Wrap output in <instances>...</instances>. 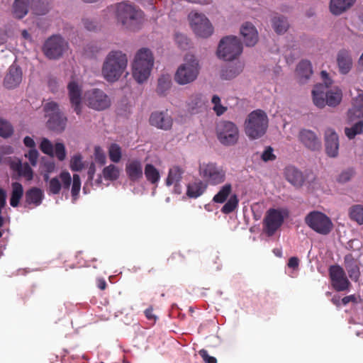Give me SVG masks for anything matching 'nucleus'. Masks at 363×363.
<instances>
[{
  "label": "nucleus",
  "instance_id": "nucleus-35",
  "mask_svg": "<svg viewBox=\"0 0 363 363\" xmlns=\"http://www.w3.org/2000/svg\"><path fill=\"white\" fill-rule=\"evenodd\" d=\"M296 72L299 77L300 83H305L313 74L312 66L310 61H301L297 65Z\"/></svg>",
  "mask_w": 363,
  "mask_h": 363
},
{
  "label": "nucleus",
  "instance_id": "nucleus-46",
  "mask_svg": "<svg viewBox=\"0 0 363 363\" xmlns=\"http://www.w3.org/2000/svg\"><path fill=\"white\" fill-rule=\"evenodd\" d=\"M203 104L202 96L200 94L192 95L188 102L189 111L194 113L195 110Z\"/></svg>",
  "mask_w": 363,
  "mask_h": 363
},
{
  "label": "nucleus",
  "instance_id": "nucleus-21",
  "mask_svg": "<svg viewBox=\"0 0 363 363\" xmlns=\"http://www.w3.org/2000/svg\"><path fill=\"white\" fill-rule=\"evenodd\" d=\"M301 143L308 149L315 151L321 148V141L316 134L307 129L301 130L298 134Z\"/></svg>",
  "mask_w": 363,
  "mask_h": 363
},
{
  "label": "nucleus",
  "instance_id": "nucleus-4",
  "mask_svg": "<svg viewBox=\"0 0 363 363\" xmlns=\"http://www.w3.org/2000/svg\"><path fill=\"white\" fill-rule=\"evenodd\" d=\"M268 128V117L266 113L260 109L251 112L245 122V132L251 140L262 137Z\"/></svg>",
  "mask_w": 363,
  "mask_h": 363
},
{
  "label": "nucleus",
  "instance_id": "nucleus-17",
  "mask_svg": "<svg viewBox=\"0 0 363 363\" xmlns=\"http://www.w3.org/2000/svg\"><path fill=\"white\" fill-rule=\"evenodd\" d=\"M43 179L48 182L47 191L49 195H56L60 194L62 188L65 190H69L71 183L72 177L68 172H62L59 177H55L50 179L48 173L43 175Z\"/></svg>",
  "mask_w": 363,
  "mask_h": 363
},
{
  "label": "nucleus",
  "instance_id": "nucleus-64",
  "mask_svg": "<svg viewBox=\"0 0 363 363\" xmlns=\"http://www.w3.org/2000/svg\"><path fill=\"white\" fill-rule=\"evenodd\" d=\"M6 194L5 190L0 189V211L4 207L6 204Z\"/></svg>",
  "mask_w": 363,
  "mask_h": 363
},
{
  "label": "nucleus",
  "instance_id": "nucleus-31",
  "mask_svg": "<svg viewBox=\"0 0 363 363\" xmlns=\"http://www.w3.org/2000/svg\"><path fill=\"white\" fill-rule=\"evenodd\" d=\"M355 1L356 0H330V11L333 15H340L352 7Z\"/></svg>",
  "mask_w": 363,
  "mask_h": 363
},
{
  "label": "nucleus",
  "instance_id": "nucleus-38",
  "mask_svg": "<svg viewBox=\"0 0 363 363\" xmlns=\"http://www.w3.org/2000/svg\"><path fill=\"white\" fill-rule=\"evenodd\" d=\"M144 174L147 180L152 184H157L160 181V172L152 164H147L145 165Z\"/></svg>",
  "mask_w": 363,
  "mask_h": 363
},
{
  "label": "nucleus",
  "instance_id": "nucleus-25",
  "mask_svg": "<svg viewBox=\"0 0 363 363\" xmlns=\"http://www.w3.org/2000/svg\"><path fill=\"white\" fill-rule=\"evenodd\" d=\"M240 33L246 46H254L258 41L257 30L251 23H243L240 28Z\"/></svg>",
  "mask_w": 363,
  "mask_h": 363
},
{
  "label": "nucleus",
  "instance_id": "nucleus-56",
  "mask_svg": "<svg viewBox=\"0 0 363 363\" xmlns=\"http://www.w3.org/2000/svg\"><path fill=\"white\" fill-rule=\"evenodd\" d=\"M199 355L202 357L205 363H217L216 357L210 356L207 350L202 349L199 352Z\"/></svg>",
  "mask_w": 363,
  "mask_h": 363
},
{
  "label": "nucleus",
  "instance_id": "nucleus-32",
  "mask_svg": "<svg viewBox=\"0 0 363 363\" xmlns=\"http://www.w3.org/2000/svg\"><path fill=\"white\" fill-rule=\"evenodd\" d=\"M363 117V94H359L354 99L352 108L348 111V118L350 121L354 118H361Z\"/></svg>",
  "mask_w": 363,
  "mask_h": 363
},
{
  "label": "nucleus",
  "instance_id": "nucleus-43",
  "mask_svg": "<svg viewBox=\"0 0 363 363\" xmlns=\"http://www.w3.org/2000/svg\"><path fill=\"white\" fill-rule=\"evenodd\" d=\"M119 169L114 164H109L103 169V175L106 180H116L119 177Z\"/></svg>",
  "mask_w": 363,
  "mask_h": 363
},
{
  "label": "nucleus",
  "instance_id": "nucleus-24",
  "mask_svg": "<svg viewBox=\"0 0 363 363\" xmlns=\"http://www.w3.org/2000/svg\"><path fill=\"white\" fill-rule=\"evenodd\" d=\"M125 173L130 182H138L143 176L142 162L138 159L129 160L125 164Z\"/></svg>",
  "mask_w": 363,
  "mask_h": 363
},
{
  "label": "nucleus",
  "instance_id": "nucleus-23",
  "mask_svg": "<svg viewBox=\"0 0 363 363\" xmlns=\"http://www.w3.org/2000/svg\"><path fill=\"white\" fill-rule=\"evenodd\" d=\"M326 154L330 157H336L338 155L339 139L335 131L328 128L325 133Z\"/></svg>",
  "mask_w": 363,
  "mask_h": 363
},
{
  "label": "nucleus",
  "instance_id": "nucleus-8",
  "mask_svg": "<svg viewBox=\"0 0 363 363\" xmlns=\"http://www.w3.org/2000/svg\"><path fill=\"white\" fill-rule=\"evenodd\" d=\"M306 224L313 230L320 235H328L333 228L331 219L325 213L313 211L305 217Z\"/></svg>",
  "mask_w": 363,
  "mask_h": 363
},
{
  "label": "nucleus",
  "instance_id": "nucleus-60",
  "mask_svg": "<svg viewBox=\"0 0 363 363\" xmlns=\"http://www.w3.org/2000/svg\"><path fill=\"white\" fill-rule=\"evenodd\" d=\"M298 265H299V259H298V257H291L289 259L288 267L289 268L296 269V268H298Z\"/></svg>",
  "mask_w": 363,
  "mask_h": 363
},
{
  "label": "nucleus",
  "instance_id": "nucleus-40",
  "mask_svg": "<svg viewBox=\"0 0 363 363\" xmlns=\"http://www.w3.org/2000/svg\"><path fill=\"white\" fill-rule=\"evenodd\" d=\"M350 218L355 221L359 225L363 224V206L356 204L351 206L349 209Z\"/></svg>",
  "mask_w": 363,
  "mask_h": 363
},
{
  "label": "nucleus",
  "instance_id": "nucleus-51",
  "mask_svg": "<svg viewBox=\"0 0 363 363\" xmlns=\"http://www.w3.org/2000/svg\"><path fill=\"white\" fill-rule=\"evenodd\" d=\"M54 154L57 157V158L62 161L65 159L66 157V151H65V147L63 143H57L55 145V147L53 148Z\"/></svg>",
  "mask_w": 363,
  "mask_h": 363
},
{
  "label": "nucleus",
  "instance_id": "nucleus-62",
  "mask_svg": "<svg viewBox=\"0 0 363 363\" xmlns=\"http://www.w3.org/2000/svg\"><path fill=\"white\" fill-rule=\"evenodd\" d=\"M213 110L218 116H220L225 112L227 108L226 107L223 106L220 102L218 104L213 106Z\"/></svg>",
  "mask_w": 363,
  "mask_h": 363
},
{
  "label": "nucleus",
  "instance_id": "nucleus-27",
  "mask_svg": "<svg viewBox=\"0 0 363 363\" xmlns=\"http://www.w3.org/2000/svg\"><path fill=\"white\" fill-rule=\"evenodd\" d=\"M21 80V69L16 65H11L4 78V84L7 89H14L20 84Z\"/></svg>",
  "mask_w": 363,
  "mask_h": 363
},
{
  "label": "nucleus",
  "instance_id": "nucleus-53",
  "mask_svg": "<svg viewBox=\"0 0 363 363\" xmlns=\"http://www.w3.org/2000/svg\"><path fill=\"white\" fill-rule=\"evenodd\" d=\"M94 158L96 162L101 164H104L106 162V155L100 146H96L94 147Z\"/></svg>",
  "mask_w": 363,
  "mask_h": 363
},
{
  "label": "nucleus",
  "instance_id": "nucleus-33",
  "mask_svg": "<svg viewBox=\"0 0 363 363\" xmlns=\"http://www.w3.org/2000/svg\"><path fill=\"white\" fill-rule=\"evenodd\" d=\"M43 199V192L37 187H33L26 191L25 201L27 205L33 204L35 206L40 205Z\"/></svg>",
  "mask_w": 363,
  "mask_h": 363
},
{
  "label": "nucleus",
  "instance_id": "nucleus-30",
  "mask_svg": "<svg viewBox=\"0 0 363 363\" xmlns=\"http://www.w3.org/2000/svg\"><path fill=\"white\" fill-rule=\"evenodd\" d=\"M284 175L286 179L294 186H300L304 182L302 172L294 166H288L285 168Z\"/></svg>",
  "mask_w": 363,
  "mask_h": 363
},
{
  "label": "nucleus",
  "instance_id": "nucleus-36",
  "mask_svg": "<svg viewBox=\"0 0 363 363\" xmlns=\"http://www.w3.org/2000/svg\"><path fill=\"white\" fill-rule=\"evenodd\" d=\"M11 194L10 198V205L12 207H17L23 196V188L19 182H13L11 184Z\"/></svg>",
  "mask_w": 363,
  "mask_h": 363
},
{
  "label": "nucleus",
  "instance_id": "nucleus-49",
  "mask_svg": "<svg viewBox=\"0 0 363 363\" xmlns=\"http://www.w3.org/2000/svg\"><path fill=\"white\" fill-rule=\"evenodd\" d=\"M53 148L54 147H53L52 144L48 139L43 138L42 140L40 145V149L43 153L46 154L48 155H50V156H53L54 155Z\"/></svg>",
  "mask_w": 363,
  "mask_h": 363
},
{
  "label": "nucleus",
  "instance_id": "nucleus-11",
  "mask_svg": "<svg viewBox=\"0 0 363 363\" xmlns=\"http://www.w3.org/2000/svg\"><path fill=\"white\" fill-rule=\"evenodd\" d=\"M188 19L191 28L197 36L206 38L213 34V27L203 13L192 11L189 13Z\"/></svg>",
  "mask_w": 363,
  "mask_h": 363
},
{
  "label": "nucleus",
  "instance_id": "nucleus-39",
  "mask_svg": "<svg viewBox=\"0 0 363 363\" xmlns=\"http://www.w3.org/2000/svg\"><path fill=\"white\" fill-rule=\"evenodd\" d=\"M172 85V79L169 75H162L158 79L156 91L159 95L164 96Z\"/></svg>",
  "mask_w": 363,
  "mask_h": 363
},
{
  "label": "nucleus",
  "instance_id": "nucleus-34",
  "mask_svg": "<svg viewBox=\"0 0 363 363\" xmlns=\"http://www.w3.org/2000/svg\"><path fill=\"white\" fill-rule=\"evenodd\" d=\"M207 188V184L201 180H196L188 184L186 195L189 198H198L203 194Z\"/></svg>",
  "mask_w": 363,
  "mask_h": 363
},
{
  "label": "nucleus",
  "instance_id": "nucleus-5",
  "mask_svg": "<svg viewBox=\"0 0 363 363\" xmlns=\"http://www.w3.org/2000/svg\"><path fill=\"white\" fill-rule=\"evenodd\" d=\"M153 63V56L149 49L142 48L138 51L133 64V76L138 83L147 79Z\"/></svg>",
  "mask_w": 363,
  "mask_h": 363
},
{
  "label": "nucleus",
  "instance_id": "nucleus-9",
  "mask_svg": "<svg viewBox=\"0 0 363 363\" xmlns=\"http://www.w3.org/2000/svg\"><path fill=\"white\" fill-rule=\"evenodd\" d=\"M44 111L49 116L47 122L48 128L57 133L65 130L67 118L60 111L58 104L55 101H49L44 105Z\"/></svg>",
  "mask_w": 363,
  "mask_h": 363
},
{
  "label": "nucleus",
  "instance_id": "nucleus-15",
  "mask_svg": "<svg viewBox=\"0 0 363 363\" xmlns=\"http://www.w3.org/2000/svg\"><path fill=\"white\" fill-rule=\"evenodd\" d=\"M288 216L285 209L270 208L267 211L263 220L264 229L269 236L273 235L281 226L284 218Z\"/></svg>",
  "mask_w": 363,
  "mask_h": 363
},
{
  "label": "nucleus",
  "instance_id": "nucleus-22",
  "mask_svg": "<svg viewBox=\"0 0 363 363\" xmlns=\"http://www.w3.org/2000/svg\"><path fill=\"white\" fill-rule=\"evenodd\" d=\"M69 98L74 111L77 114L82 113V89L74 81L67 85Z\"/></svg>",
  "mask_w": 363,
  "mask_h": 363
},
{
  "label": "nucleus",
  "instance_id": "nucleus-18",
  "mask_svg": "<svg viewBox=\"0 0 363 363\" xmlns=\"http://www.w3.org/2000/svg\"><path fill=\"white\" fill-rule=\"evenodd\" d=\"M331 285L337 291L347 290L351 284L344 269L338 264L331 265L328 269Z\"/></svg>",
  "mask_w": 363,
  "mask_h": 363
},
{
  "label": "nucleus",
  "instance_id": "nucleus-45",
  "mask_svg": "<svg viewBox=\"0 0 363 363\" xmlns=\"http://www.w3.org/2000/svg\"><path fill=\"white\" fill-rule=\"evenodd\" d=\"M363 132V121H359L350 128H345V133L349 139H353Z\"/></svg>",
  "mask_w": 363,
  "mask_h": 363
},
{
  "label": "nucleus",
  "instance_id": "nucleus-58",
  "mask_svg": "<svg viewBox=\"0 0 363 363\" xmlns=\"http://www.w3.org/2000/svg\"><path fill=\"white\" fill-rule=\"evenodd\" d=\"M183 259V257L182 255L179 252H174L172 253L169 257L167 259V262L172 265H176L177 263V261H182Z\"/></svg>",
  "mask_w": 363,
  "mask_h": 363
},
{
  "label": "nucleus",
  "instance_id": "nucleus-2",
  "mask_svg": "<svg viewBox=\"0 0 363 363\" xmlns=\"http://www.w3.org/2000/svg\"><path fill=\"white\" fill-rule=\"evenodd\" d=\"M115 15L118 23L133 31L138 30L144 21L143 11L128 1L116 4Z\"/></svg>",
  "mask_w": 363,
  "mask_h": 363
},
{
  "label": "nucleus",
  "instance_id": "nucleus-37",
  "mask_svg": "<svg viewBox=\"0 0 363 363\" xmlns=\"http://www.w3.org/2000/svg\"><path fill=\"white\" fill-rule=\"evenodd\" d=\"M184 171L179 166H174L169 169L166 185L169 186L175 182H180Z\"/></svg>",
  "mask_w": 363,
  "mask_h": 363
},
{
  "label": "nucleus",
  "instance_id": "nucleus-59",
  "mask_svg": "<svg viewBox=\"0 0 363 363\" xmlns=\"http://www.w3.org/2000/svg\"><path fill=\"white\" fill-rule=\"evenodd\" d=\"M83 23H84L85 28L88 30L91 31V30H94L96 28V23L94 21H90L89 19L83 20Z\"/></svg>",
  "mask_w": 363,
  "mask_h": 363
},
{
  "label": "nucleus",
  "instance_id": "nucleus-48",
  "mask_svg": "<svg viewBox=\"0 0 363 363\" xmlns=\"http://www.w3.org/2000/svg\"><path fill=\"white\" fill-rule=\"evenodd\" d=\"M80 188H81L80 177L78 174H74L73 175V178H72V189H71V193H72V196L73 198V200L75 201L77 199L79 194Z\"/></svg>",
  "mask_w": 363,
  "mask_h": 363
},
{
  "label": "nucleus",
  "instance_id": "nucleus-19",
  "mask_svg": "<svg viewBox=\"0 0 363 363\" xmlns=\"http://www.w3.org/2000/svg\"><path fill=\"white\" fill-rule=\"evenodd\" d=\"M85 100L90 108L97 111L104 110L111 104L108 96L99 89L87 91L85 94Z\"/></svg>",
  "mask_w": 363,
  "mask_h": 363
},
{
  "label": "nucleus",
  "instance_id": "nucleus-14",
  "mask_svg": "<svg viewBox=\"0 0 363 363\" xmlns=\"http://www.w3.org/2000/svg\"><path fill=\"white\" fill-rule=\"evenodd\" d=\"M216 134L220 143L228 146L237 143L239 138L238 128L228 121H223L217 124Z\"/></svg>",
  "mask_w": 363,
  "mask_h": 363
},
{
  "label": "nucleus",
  "instance_id": "nucleus-54",
  "mask_svg": "<svg viewBox=\"0 0 363 363\" xmlns=\"http://www.w3.org/2000/svg\"><path fill=\"white\" fill-rule=\"evenodd\" d=\"M39 153L36 149H30L25 157L28 159L32 166H36L38 163Z\"/></svg>",
  "mask_w": 363,
  "mask_h": 363
},
{
  "label": "nucleus",
  "instance_id": "nucleus-41",
  "mask_svg": "<svg viewBox=\"0 0 363 363\" xmlns=\"http://www.w3.org/2000/svg\"><path fill=\"white\" fill-rule=\"evenodd\" d=\"M272 24L278 34L284 33L289 28L288 22L284 16H274L272 20Z\"/></svg>",
  "mask_w": 363,
  "mask_h": 363
},
{
  "label": "nucleus",
  "instance_id": "nucleus-61",
  "mask_svg": "<svg viewBox=\"0 0 363 363\" xmlns=\"http://www.w3.org/2000/svg\"><path fill=\"white\" fill-rule=\"evenodd\" d=\"M23 143L26 147H30V149H35V143L33 140V139L29 136H26L24 138Z\"/></svg>",
  "mask_w": 363,
  "mask_h": 363
},
{
  "label": "nucleus",
  "instance_id": "nucleus-50",
  "mask_svg": "<svg viewBox=\"0 0 363 363\" xmlns=\"http://www.w3.org/2000/svg\"><path fill=\"white\" fill-rule=\"evenodd\" d=\"M70 168L72 171H80L83 168L82 157L80 155H76L72 157Z\"/></svg>",
  "mask_w": 363,
  "mask_h": 363
},
{
  "label": "nucleus",
  "instance_id": "nucleus-16",
  "mask_svg": "<svg viewBox=\"0 0 363 363\" xmlns=\"http://www.w3.org/2000/svg\"><path fill=\"white\" fill-rule=\"evenodd\" d=\"M199 174L207 184L213 186L224 182L226 177L223 168L215 163L203 164L200 167Z\"/></svg>",
  "mask_w": 363,
  "mask_h": 363
},
{
  "label": "nucleus",
  "instance_id": "nucleus-10",
  "mask_svg": "<svg viewBox=\"0 0 363 363\" xmlns=\"http://www.w3.org/2000/svg\"><path fill=\"white\" fill-rule=\"evenodd\" d=\"M30 6H33V11L37 15H44L49 11L48 3L43 1L42 4L35 0H14L12 6L13 17L23 18L28 12Z\"/></svg>",
  "mask_w": 363,
  "mask_h": 363
},
{
  "label": "nucleus",
  "instance_id": "nucleus-1",
  "mask_svg": "<svg viewBox=\"0 0 363 363\" xmlns=\"http://www.w3.org/2000/svg\"><path fill=\"white\" fill-rule=\"evenodd\" d=\"M321 77L324 84L315 85L312 91L313 104L320 108L325 107V105L335 107L342 101V91L337 88L335 89H329V86L332 84V81L328 77L326 71L321 72Z\"/></svg>",
  "mask_w": 363,
  "mask_h": 363
},
{
  "label": "nucleus",
  "instance_id": "nucleus-57",
  "mask_svg": "<svg viewBox=\"0 0 363 363\" xmlns=\"http://www.w3.org/2000/svg\"><path fill=\"white\" fill-rule=\"evenodd\" d=\"M354 174V172L352 169H348L342 172L338 177V182L341 183H345L350 180Z\"/></svg>",
  "mask_w": 363,
  "mask_h": 363
},
{
  "label": "nucleus",
  "instance_id": "nucleus-63",
  "mask_svg": "<svg viewBox=\"0 0 363 363\" xmlns=\"http://www.w3.org/2000/svg\"><path fill=\"white\" fill-rule=\"evenodd\" d=\"M357 298L354 295H350L345 296L341 299L342 304L344 306L347 305L350 302H356Z\"/></svg>",
  "mask_w": 363,
  "mask_h": 363
},
{
  "label": "nucleus",
  "instance_id": "nucleus-44",
  "mask_svg": "<svg viewBox=\"0 0 363 363\" xmlns=\"http://www.w3.org/2000/svg\"><path fill=\"white\" fill-rule=\"evenodd\" d=\"M108 156L113 162H119L122 157L121 147L116 143L111 144L108 147Z\"/></svg>",
  "mask_w": 363,
  "mask_h": 363
},
{
  "label": "nucleus",
  "instance_id": "nucleus-20",
  "mask_svg": "<svg viewBox=\"0 0 363 363\" xmlns=\"http://www.w3.org/2000/svg\"><path fill=\"white\" fill-rule=\"evenodd\" d=\"M149 122L151 125L164 130H170L173 124L172 118L168 114L167 111L152 113Z\"/></svg>",
  "mask_w": 363,
  "mask_h": 363
},
{
  "label": "nucleus",
  "instance_id": "nucleus-29",
  "mask_svg": "<svg viewBox=\"0 0 363 363\" xmlns=\"http://www.w3.org/2000/svg\"><path fill=\"white\" fill-rule=\"evenodd\" d=\"M10 168L28 181H30L33 178V171L27 162L23 164L20 160L11 161Z\"/></svg>",
  "mask_w": 363,
  "mask_h": 363
},
{
  "label": "nucleus",
  "instance_id": "nucleus-3",
  "mask_svg": "<svg viewBox=\"0 0 363 363\" xmlns=\"http://www.w3.org/2000/svg\"><path fill=\"white\" fill-rule=\"evenodd\" d=\"M128 65L126 54L121 50H112L106 55L101 69L104 78L108 82L118 81Z\"/></svg>",
  "mask_w": 363,
  "mask_h": 363
},
{
  "label": "nucleus",
  "instance_id": "nucleus-6",
  "mask_svg": "<svg viewBox=\"0 0 363 363\" xmlns=\"http://www.w3.org/2000/svg\"><path fill=\"white\" fill-rule=\"evenodd\" d=\"M199 73V61L194 55H186L185 62L181 65L175 74L174 80L180 85L193 82Z\"/></svg>",
  "mask_w": 363,
  "mask_h": 363
},
{
  "label": "nucleus",
  "instance_id": "nucleus-52",
  "mask_svg": "<svg viewBox=\"0 0 363 363\" xmlns=\"http://www.w3.org/2000/svg\"><path fill=\"white\" fill-rule=\"evenodd\" d=\"M174 40H175L176 43L177 44V45L181 49L185 50L189 46V39L184 34L176 33L174 35Z\"/></svg>",
  "mask_w": 363,
  "mask_h": 363
},
{
  "label": "nucleus",
  "instance_id": "nucleus-13",
  "mask_svg": "<svg viewBox=\"0 0 363 363\" xmlns=\"http://www.w3.org/2000/svg\"><path fill=\"white\" fill-rule=\"evenodd\" d=\"M68 49V43L59 35H53L48 38L43 46V52L50 60H57Z\"/></svg>",
  "mask_w": 363,
  "mask_h": 363
},
{
  "label": "nucleus",
  "instance_id": "nucleus-7",
  "mask_svg": "<svg viewBox=\"0 0 363 363\" xmlns=\"http://www.w3.org/2000/svg\"><path fill=\"white\" fill-rule=\"evenodd\" d=\"M242 52V45L236 36L223 38L217 50L218 57L225 61H231L237 58Z\"/></svg>",
  "mask_w": 363,
  "mask_h": 363
},
{
  "label": "nucleus",
  "instance_id": "nucleus-26",
  "mask_svg": "<svg viewBox=\"0 0 363 363\" xmlns=\"http://www.w3.org/2000/svg\"><path fill=\"white\" fill-rule=\"evenodd\" d=\"M337 64L341 74H347L349 73L353 64L350 52L346 49L339 50L337 55Z\"/></svg>",
  "mask_w": 363,
  "mask_h": 363
},
{
  "label": "nucleus",
  "instance_id": "nucleus-12",
  "mask_svg": "<svg viewBox=\"0 0 363 363\" xmlns=\"http://www.w3.org/2000/svg\"><path fill=\"white\" fill-rule=\"evenodd\" d=\"M232 191V185L228 183L223 185L213 198V201L216 203H223L226 201L221 208V212L224 214L232 213L238 206V196L236 194L231 195Z\"/></svg>",
  "mask_w": 363,
  "mask_h": 363
},
{
  "label": "nucleus",
  "instance_id": "nucleus-42",
  "mask_svg": "<svg viewBox=\"0 0 363 363\" xmlns=\"http://www.w3.org/2000/svg\"><path fill=\"white\" fill-rule=\"evenodd\" d=\"M242 70L241 65H230L222 70L221 77L224 79H231Z\"/></svg>",
  "mask_w": 363,
  "mask_h": 363
},
{
  "label": "nucleus",
  "instance_id": "nucleus-28",
  "mask_svg": "<svg viewBox=\"0 0 363 363\" xmlns=\"http://www.w3.org/2000/svg\"><path fill=\"white\" fill-rule=\"evenodd\" d=\"M344 265L352 281L357 282L360 277V269L357 260L352 254L344 257Z\"/></svg>",
  "mask_w": 363,
  "mask_h": 363
},
{
  "label": "nucleus",
  "instance_id": "nucleus-47",
  "mask_svg": "<svg viewBox=\"0 0 363 363\" xmlns=\"http://www.w3.org/2000/svg\"><path fill=\"white\" fill-rule=\"evenodd\" d=\"M13 132V129L11 123L0 118V135L6 138L10 137Z\"/></svg>",
  "mask_w": 363,
  "mask_h": 363
},
{
  "label": "nucleus",
  "instance_id": "nucleus-55",
  "mask_svg": "<svg viewBox=\"0 0 363 363\" xmlns=\"http://www.w3.org/2000/svg\"><path fill=\"white\" fill-rule=\"evenodd\" d=\"M261 158L264 162L273 161L276 156L273 154V149L270 146L267 147L262 154Z\"/></svg>",
  "mask_w": 363,
  "mask_h": 363
}]
</instances>
